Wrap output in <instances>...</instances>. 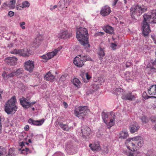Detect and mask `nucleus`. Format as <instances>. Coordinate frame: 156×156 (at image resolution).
<instances>
[{
	"label": "nucleus",
	"instance_id": "obj_47",
	"mask_svg": "<svg viewBox=\"0 0 156 156\" xmlns=\"http://www.w3.org/2000/svg\"><path fill=\"white\" fill-rule=\"evenodd\" d=\"M25 24V23L24 22H21L20 23V27L22 28L23 29H25V27L24 26H23V25Z\"/></svg>",
	"mask_w": 156,
	"mask_h": 156
},
{
	"label": "nucleus",
	"instance_id": "obj_31",
	"mask_svg": "<svg viewBox=\"0 0 156 156\" xmlns=\"http://www.w3.org/2000/svg\"><path fill=\"white\" fill-rule=\"evenodd\" d=\"M73 84L78 88H80L81 83L79 80L76 78H74L72 81Z\"/></svg>",
	"mask_w": 156,
	"mask_h": 156
},
{
	"label": "nucleus",
	"instance_id": "obj_17",
	"mask_svg": "<svg viewBox=\"0 0 156 156\" xmlns=\"http://www.w3.org/2000/svg\"><path fill=\"white\" fill-rule=\"evenodd\" d=\"M44 119H43L40 120H34L31 118H30L28 121V122L31 125L40 126L42 125L44 122Z\"/></svg>",
	"mask_w": 156,
	"mask_h": 156
},
{
	"label": "nucleus",
	"instance_id": "obj_2",
	"mask_svg": "<svg viewBox=\"0 0 156 156\" xmlns=\"http://www.w3.org/2000/svg\"><path fill=\"white\" fill-rule=\"evenodd\" d=\"M142 24V33L145 36L147 35L151 31L149 23H156V10L152 11L151 14H144Z\"/></svg>",
	"mask_w": 156,
	"mask_h": 156
},
{
	"label": "nucleus",
	"instance_id": "obj_19",
	"mask_svg": "<svg viewBox=\"0 0 156 156\" xmlns=\"http://www.w3.org/2000/svg\"><path fill=\"white\" fill-rule=\"evenodd\" d=\"M122 98L124 100H129L130 101L134 100L135 99V96L133 95L132 93L129 92L126 94L123 95Z\"/></svg>",
	"mask_w": 156,
	"mask_h": 156
},
{
	"label": "nucleus",
	"instance_id": "obj_20",
	"mask_svg": "<svg viewBox=\"0 0 156 156\" xmlns=\"http://www.w3.org/2000/svg\"><path fill=\"white\" fill-rule=\"evenodd\" d=\"M98 88V85L96 84H93L89 87V88L86 91V94L88 95L92 94L95 91L97 90Z\"/></svg>",
	"mask_w": 156,
	"mask_h": 156
},
{
	"label": "nucleus",
	"instance_id": "obj_44",
	"mask_svg": "<svg viewBox=\"0 0 156 156\" xmlns=\"http://www.w3.org/2000/svg\"><path fill=\"white\" fill-rule=\"evenodd\" d=\"M117 46V44H116L113 43H111V47L112 49L114 50L115 49V47H116Z\"/></svg>",
	"mask_w": 156,
	"mask_h": 156
},
{
	"label": "nucleus",
	"instance_id": "obj_59",
	"mask_svg": "<svg viewBox=\"0 0 156 156\" xmlns=\"http://www.w3.org/2000/svg\"><path fill=\"white\" fill-rule=\"evenodd\" d=\"M24 146V143L23 142H21L20 144V146L21 147H23Z\"/></svg>",
	"mask_w": 156,
	"mask_h": 156
},
{
	"label": "nucleus",
	"instance_id": "obj_16",
	"mask_svg": "<svg viewBox=\"0 0 156 156\" xmlns=\"http://www.w3.org/2000/svg\"><path fill=\"white\" fill-rule=\"evenodd\" d=\"M81 131L83 136L86 138L87 136H88L90 133L91 129L90 128L86 126H83L81 128Z\"/></svg>",
	"mask_w": 156,
	"mask_h": 156
},
{
	"label": "nucleus",
	"instance_id": "obj_58",
	"mask_svg": "<svg viewBox=\"0 0 156 156\" xmlns=\"http://www.w3.org/2000/svg\"><path fill=\"white\" fill-rule=\"evenodd\" d=\"M13 44L12 43H11L10 44L8 45V47L9 48H11L13 46Z\"/></svg>",
	"mask_w": 156,
	"mask_h": 156
},
{
	"label": "nucleus",
	"instance_id": "obj_8",
	"mask_svg": "<svg viewBox=\"0 0 156 156\" xmlns=\"http://www.w3.org/2000/svg\"><path fill=\"white\" fill-rule=\"evenodd\" d=\"M89 111L87 106H80L76 108L74 111L75 115L80 119H83Z\"/></svg>",
	"mask_w": 156,
	"mask_h": 156
},
{
	"label": "nucleus",
	"instance_id": "obj_26",
	"mask_svg": "<svg viewBox=\"0 0 156 156\" xmlns=\"http://www.w3.org/2000/svg\"><path fill=\"white\" fill-rule=\"evenodd\" d=\"M104 30L106 33L112 34L114 33L113 28L108 25H107L104 28Z\"/></svg>",
	"mask_w": 156,
	"mask_h": 156
},
{
	"label": "nucleus",
	"instance_id": "obj_57",
	"mask_svg": "<svg viewBox=\"0 0 156 156\" xmlns=\"http://www.w3.org/2000/svg\"><path fill=\"white\" fill-rule=\"evenodd\" d=\"M29 137H32L34 136V134L32 133H30L29 134Z\"/></svg>",
	"mask_w": 156,
	"mask_h": 156
},
{
	"label": "nucleus",
	"instance_id": "obj_12",
	"mask_svg": "<svg viewBox=\"0 0 156 156\" xmlns=\"http://www.w3.org/2000/svg\"><path fill=\"white\" fill-rule=\"evenodd\" d=\"M27 99L24 97L20 99L21 105L25 108L27 109L30 107H32L33 105L36 103L35 101L30 103L27 101Z\"/></svg>",
	"mask_w": 156,
	"mask_h": 156
},
{
	"label": "nucleus",
	"instance_id": "obj_11",
	"mask_svg": "<svg viewBox=\"0 0 156 156\" xmlns=\"http://www.w3.org/2000/svg\"><path fill=\"white\" fill-rule=\"evenodd\" d=\"M24 64L25 70L30 73L33 71L34 68V61L29 60L26 61Z\"/></svg>",
	"mask_w": 156,
	"mask_h": 156
},
{
	"label": "nucleus",
	"instance_id": "obj_53",
	"mask_svg": "<svg viewBox=\"0 0 156 156\" xmlns=\"http://www.w3.org/2000/svg\"><path fill=\"white\" fill-rule=\"evenodd\" d=\"M57 5H54L52 8H51L50 9L51 10L53 11V9H55V8H57Z\"/></svg>",
	"mask_w": 156,
	"mask_h": 156
},
{
	"label": "nucleus",
	"instance_id": "obj_28",
	"mask_svg": "<svg viewBox=\"0 0 156 156\" xmlns=\"http://www.w3.org/2000/svg\"><path fill=\"white\" fill-rule=\"evenodd\" d=\"M18 150L20 151V154H24L27 155L29 153H31V151L30 150L29 148L27 147H25V149L23 148L22 149L21 148H19Z\"/></svg>",
	"mask_w": 156,
	"mask_h": 156
},
{
	"label": "nucleus",
	"instance_id": "obj_29",
	"mask_svg": "<svg viewBox=\"0 0 156 156\" xmlns=\"http://www.w3.org/2000/svg\"><path fill=\"white\" fill-rule=\"evenodd\" d=\"M23 69L22 68L18 69L16 71H14L15 73V75L16 76L20 77L22 76L23 72Z\"/></svg>",
	"mask_w": 156,
	"mask_h": 156
},
{
	"label": "nucleus",
	"instance_id": "obj_50",
	"mask_svg": "<svg viewBox=\"0 0 156 156\" xmlns=\"http://www.w3.org/2000/svg\"><path fill=\"white\" fill-rule=\"evenodd\" d=\"M84 74H85V73H81V74H80V76L83 78L84 82H87V81H86L85 80V79H84L83 77H85V75Z\"/></svg>",
	"mask_w": 156,
	"mask_h": 156
},
{
	"label": "nucleus",
	"instance_id": "obj_32",
	"mask_svg": "<svg viewBox=\"0 0 156 156\" xmlns=\"http://www.w3.org/2000/svg\"><path fill=\"white\" fill-rule=\"evenodd\" d=\"M58 51V50L57 49H55L54 51L51 52L47 54L48 55V58L50 59L53 57L54 56L57 54Z\"/></svg>",
	"mask_w": 156,
	"mask_h": 156
},
{
	"label": "nucleus",
	"instance_id": "obj_60",
	"mask_svg": "<svg viewBox=\"0 0 156 156\" xmlns=\"http://www.w3.org/2000/svg\"><path fill=\"white\" fill-rule=\"evenodd\" d=\"M62 1H60L58 3V5H59L60 6H61L62 5Z\"/></svg>",
	"mask_w": 156,
	"mask_h": 156
},
{
	"label": "nucleus",
	"instance_id": "obj_39",
	"mask_svg": "<svg viewBox=\"0 0 156 156\" xmlns=\"http://www.w3.org/2000/svg\"><path fill=\"white\" fill-rule=\"evenodd\" d=\"M67 149L69 151H72L73 153L74 147L72 144H70L67 146Z\"/></svg>",
	"mask_w": 156,
	"mask_h": 156
},
{
	"label": "nucleus",
	"instance_id": "obj_38",
	"mask_svg": "<svg viewBox=\"0 0 156 156\" xmlns=\"http://www.w3.org/2000/svg\"><path fill=\"white\" fill-rule=\"evenodd\" d=\"M142 97L145 99H147L149 98H156L155 96H149L147 95L146 92L145 91L142 94Z\"/></svg>",
	"mask_w": 156,
	"mask_h": 156
},
{
	"label": "nucleus",
	"instance_id": "obj_49",
	"mask_svg": "<svg viewBox=\"0 0 156 156\" xmlns=\"http://www.w3.org/2000/svg\"><path fill=\"white\" fill-rule=\"evenodd\" d=\"M14 13L13 12L10 11L9 12L8 15L10 17H12L14 16Z\"/></svg>",
	"mask_w": 156,
	"mask_h": 156
},
{
	"label": "nucleus",
	"instance_id": "obj_55",
	"mask_svg": "<svg viewBox=\"0 0 156 156\" xmlns=\"http://www.w3.org/2000/svg\"><path fill=\"white\" fill-rule=\"evenodd\" d=\"M118 0H114V1H113V3L112 4V5L113 6L115 5Z\"/></svg>",
	"mask_w": 156,
	"mask_h": 156
},
{
	"label": "nucleus",
	"instance_id": "obj_36",
	"mask_svg": "<svg viewBox=\"0 0 156 156\" xmlns=\"http://www.w3.org/2000/svg\"><path fill=\"white\" fill-rule=\"evenodd\" d=\"M16 3V0H9L8 3V6L10 8H14Z\"/></svg>",
	"mask_w": 156,
	"mask_h": 156
},
{
	"label": "nucleus",
	"instance_id": "obj_3",
	"mask_svg": "<svg viewBox=\"0 0 156 156\" xmlns=\"http://www.w3.org/2000/svg\"><path fill=\"white\" fill-rule=\"evenodd\" d=\"M76 38L82 45L84 46L88 44V33L87 29L83 27H80L77 29L76 31Z\"/></svg>",
	"mask_w": 156,
	"mask_h": 156
},
{
	"label": "nucleus",
	"instance_id": "obj_18",
	"mask_svg": "<svg viewBox=\"0 0 156 156\" xmlns=\"http://www.w3.org/2000/svg\"><path fill=\"white\" fill-rule=\"evenodd\" d=\"M140 127L138 123L136 122H133L129 126V130L131 133H133L138 131Z\"/></svg>",
	"mask_w": 156,
	"mask_h": 156
},
{
	"label": "nucleus",
	"instance_id": "obj_46",
	"mask_svg": "<svg viewBox=\"0 0 156 156\" xmlns=\"http://www.w3.org/2000/svg\"><path fill=\"white\" fill-rule=\"evenodd\" d=\"M84 74L85 75V76L86 77L87 80H90L91 78V76L88 74L87 73H86L85 74Z\"/></svg>",
	"mask_w": 156,
	"mask_h": 156
},
{
	"label": "nucleus",
	"instance_id": "obj_22",
	"mask_svg": "<svg viewBox=\"0 0 156 156\" xmlns=\"http://www.w3.org/2000/svg\"><path fill=\"white\" fill-rule=\"evenodd\" d=\"M148 94L152 96L156 94V84L152 85L148 89Z\"/></svg>",
	"mask_w": 156,
	"mask_h": 156
},
{
	"label": "nucleus",
	"instance_id": "obj_23",
	"mask_svg": "<svg viewBox=\"0 0 156 156\" xmlns=\"http://www.w3.org/2000/svg\"><path fill=\"white\" fill-rule=\"evenodd\" d=\"M89 147L93 151H98L101 149L99 144L98 143L93 144H90L89 145Z\"/></svg>",
	"mask_w": 156,
	"mask_h": 156
},
{
	"label": "nucleus",
	"instance_id": "obj_35",
	"mask_svg": "<svg viewBox=\"0 0 156 156\" xmlns=\"http://www.w3.org/2000/svg\"><path fill=\"white\" fill-rule=\"evenodd\" d=\"M6 153L5 148L2 146H0V156H4Z\"/></svg>",
	"mask_w": 156,
	"mask_h": 156
},
{
	"label": "nucleus",
	"instance_id": "obj_41",
	"mask_svg": "<svg viewBox=\"0 0 156 156\" xmlns=\"http://www.w3.org/2000/svg\"><path fill=\"white\" fill-rule=\"evenodd\" d=\"M67 75L66 74L62 75L60 78L59 80L62 81H64L66 79V78L67 76Z\"/></svg>",
	"mask_w": 156,
	"mask_h": 156
},
{
	"label": "nucleus",
	"instance_id": "obj_48",
	"mask_svg": "<svg viewBox=\"0 0 156 156\" xmlns=\"http://www.w3.org/2000/svg\"><path fill=\"white\" fill-rule=\"evenodd\" d=\"M142 121L143 122L146 123L147 122V119L145 116L142 117L141 119Z\"/></svg>",
	"mask_w": 156,
	"mask_h": 156
},
{
	"label": "nucleus",
	"instance_id": "obj_63",
	"mask_svg": "<svg viewBox=\"0 0 156 156\" xmlns=\"http://www.w3.org/2000/svg\"><path fill=\"white\" fill-rule=\"evenodd\" d=\"M28 141L29 143H31L32 142V141L30 139H29L28 140Z\"/></svg>",
	"mask_w": 156,
	"mask_h": 156
},
{
	"label": "nucleus",
	"instance_id": "obj_34",
	"mask_svg": "<svg viewBox=\"0 0 156 156\" xmlns=\"http://www.w3.org/2000/svg\"><path fill=\"white\" fill-rule=\"evenodd\" d=\"M42 41V39H39V37L36 38L33 42V44H34V46L35 47H38L41 44V42Z\"/></svg>",
	"mask_w": 156,
	"mask_h": 156
},
{
	"label": "nucleus",
	"instance_id": "obj_25",
	"mask_svg": "<svg viewBox=\"0 0 156 156\" xmlns=\"http://www.w3.org/2000/svg\"><path fill=\"white\" fill-rule=\"evenodd\" d=\"M58 124L61 128L64 130L68 131H69L71 128V127H69L68 124H63L62 122H58Z\"/></svg>",
	"mask_w": 156,
	"mask_h": 156
},
{
	"label": "nucleus",
	"instance_id": "obj_24",
	"mask_svg": "<svg viewBox=\"0 0 156 156\" xmlns=\"http://www.w3.org/2000/svg\"><path fill=\"white\" fill-rule=\"evenodd\" d=\"M55 76L50 72L47 73L44 76V79L47 81H53L55 79Z\"/></svg>",
	"mask_w": 156,
	"mask_h": 156
},
{
	"label": "nucleus",
	"instance_id": "obj_13",
	"mask_svg": "<svg viewBox=\"0 0 156 156\" xmlns=\"http://www.w3.org/2000/svg\"><path fill=\"white\" fill-rule=\"evenodd\" d=\"M2 76L4 79H8L15 76V73L12 71L10 69L8 68L6 71L3 72Z\"/></svg>",
	"mask_w": 156,
	"mask_h": 156
},
{
	"label": "nucleus",
	"instance_id": "obj_21",
	"mask_svg": "<svg viewBox=\"0 0 156 156\" xmlns=\"http://www.w3.org/2000/svg\"><path fill=\"white\" fill-rule=\"evenodd\" d=\"M118 136L119 139H125L129 136V134L126 130L124 129L119 132Z\"/></svg>",
	"mask_w": 156,
	"mask_h": 156
},
{
	"label": "nucleus",
	"instance_id": "obj_30",
	"mask_svg": "<svg viewBox=\"0 0 156 156\" xmlns=\"http://www.w3.org/2000/svg\"><path fill=\"white\" fill-rule=\"evenodd\" d=\"M113 93L117 95H122L123 93V90L121 88H116Z\"/></svg>",
	"mask_w": 156,
	"mask_h": 156
},
{
	"label": "nucleus",
	"instance_id": "obj_27",
	"mask_svg": "<svg viewBox=\"0 0 156 156\" xmlns=\"http://www.w3.org/2000/svg\"><path fill=\"white\" fill-rule=\"evenodd\" d=\"M104 48H100V50L98 52V54L99 56V59L102 60L103 59V57L105 55V53L104 51Z\"/></svg>",
	"mask_w": 156,
	"mask_h": 156
},
{
	"label": "nucleus",
	"instance_id": "obj_42",
	"mask_svg": "<svg viewBox=\"0 0 156 156\" xmlns=\"http://www.w3.org/2000/svg\"><path fill=\"white\" fill-rule=\"evenodd\" d=\"M8 6V4L6 2H5L2 4L1 8L3 9H6Z\"/></svg>",
	"mask_w": 156,
	"mask_h": 156
},
{
	"label": "nucleus",
	"instance_id": "obj_64",
	"mask_svg": "<svg viewBox=\"0 0 156 156\" xmlns=\"http://www.w3.org/2000/svg\"><path fill=\"white\" fill-rule=\"evenodd\" d=\"M31 108H32V109L33 111H34L35 110V108L34 107H32Z\"/></svg>",
	"mask_w": 156,
	"mask_h": 156
},
{
	"label": "nucleus",
	"instance_id": "obj_14",
	"mask_svg": "<svg viewBox=\"0 0 156 156\" xmlns=\"http://www.w3.org/2000/svg\"><path fill=\"white\" fill-rule=\"evenodd\" d=\"M111 10L110 7L105 5L102 7L100 12V14L102 16L105 17L108 15L111 12Z\"/></svg>",
	"mask_w": 156,
	"mask_h": 156
},
{
	"label": "nucleus",
	"instance_id": "obj_56",
	"mask_svg": "<svg viewBox=\"0 0 156 156\" xmlns=\"http://www.w3.org/2000/svg\"><path fill=\"white\" fill-rule=\"evenodd\" d=\"M63 104L65 108H66L68 106L66 102H65V101L63 102Z\"/></svg>",
	"mask_w": 156,
	"mask_h": 156
},
{
	"label": "nucleus",
	"instance_id": "obj_45",
	"mask_svg": "<svg viewBox=\"0 0 156 156\" xmlns=\"http://www.w3.org/2000/svg\"><path fill=\"white\" fill-rule=\"evenodd\" d=\"M151 37L153 40L154 43L156 44V36L154 35H151Z\"/></svg>",
	"mask_w": 156,
	"mask_h": 156
},
{
	"label": "nucleus",
	"instance_id": "obj_9",
	"mask_svg": "<svg viewBox=\"0 0 156 156\" xmlns=\"http://www.w3.org/2000/svg\"><path fill=\"white\" fill-rule=\"evenodd\" d=\"M12 54H18L23 57H28L32 53V51L30 49L24 48L23 49H15L10 52Z\"/></svg>",
	"mask_w": 156,
	"mask_h": 156
},
{
	"label": "nucleus",
	"instance_id": "obj_5",
	"mask_svg": "<svg viewBox=\"0 0 156 156\" xmlns=\"http://www.w3.org/2000/svg\"><path fill=\"white\" fill-rule=\"evenodd\" d=\"M16 99L15 96H13L6 103L5 111L8 114H13L16 111L17 107L15 105Z\"/></svg>",
	"mask_w": 156,
	"mask_h": 156
},
{
	"label": "nucleus",
	"instance_id": "obj_10",
	"mask_svg": "<svg viewBox=\"0 0 156 156\" xmlns=\"http://www.w3.org/2000/svg\"><path fill=\"white\" fill-rule=\"evenodd\" d=\"M71 36V33L68 30H61L57 35L58 38L61 39H67Z\"/></svg>",
	"mask_w": 156,
	"mask_h": 156
},
{
	"label": "nucleus",
	"instance_id": "obj_1",
	"mask_svg": "<svg viewBox=\"0 0 156 156\" xmlns=\"http://www.w3.org/2000/svg\"><path fill=\"white\" fill-rule=\"evenodd\" d=\"M126 145L129 149L128 151H124L123 152L129 156H134V152L141 147L144 144L143 139L141 136H136L129 138L126 140Z\"/></svg>",
	"mask_w": 156,
	"mask_h": 156
},
{
	"label": "nucleus",
	"instance_id": "obj_7",
	"mask_svg": "<svg viewBox=\"0 0 156 156\" xmlns=\"http://www.w3.org/2000/svg\"><path fill=\"white\" fill-rule=\"evenodd\" d=\"M92 60V59L88 55H80L74 58L73 63L78 67H80L84 65V62L87 61Z\"/></svg>",
	"mask_w": 156,
	"mask_h": 156
},
{
	"label": "nucleus",
	"instance_id": "obj_61",
	"mask_svg": "<svg viewBox=\"0 0 156 156\" xmlns=\"http://www.w3.org/2000/svg\"><path fill=\"white\" fill-rule=\"evenodd\" d=\"M2 91H0V99L2 98L1 94L2 93Z\"/></svg>",
	"mask_w": 156,
	"mask_h": 156
},
{
	"label": "nucleus",
	"instance_id": "obj_52",
	"mask_svg": "<svg viewBox=\"0 0 156 156\" xmlns=\"http://www.w3.org/2000/svg\"><path fill=\"white\" fill-rule=\"evenodd\" d=\"M24 130L26 131L28 130L29 129V127L28 125H26L24 128Z\"/></svg>",
	"mask_w": 156,
	"mask_h": 156
},
{
	"label": "nucleus",
	"instance_id": "obj_54",
	"mask_svg": "<svg viewBox=\"0 0 156 156\" xmlns=\"http://www.w3.org/2000/svg\"><path fill=\"white\" fill-rule=\"evenodd\" d=\"M104 32H99L97 33V35H98L101 36V35H104Z\"/></svg>",
	"mask_w": 156,
	"mask_h": 156
},
{
	"label": "nucleus",
	"instance_id": "obj_40",
	"mask_svg": "<svg viewBox=\"0 0 156 156\" xmlns=\"http://www.w3.org/2000/svg\"><path fill=\"white\" fill-rule=\"evenodd\" d=\"M15 149L14 148H10L8 154L7 155L9 156H14V154L13 153V152L14 151Z\"/></svg>",
	"mask_w": 156,
	"mask_h": 156
},
{
	"label": "nucleus",
	"instance_id": "obj_4",
	"mask_svg": "<svg viewBox=\"0 0 156 156\" xmlns=\"http://www.w3.org/2000/svg\"><path fill=\"white\" fill-rule=\"evenodd\" d=\"M147 9V7L146 6L144 5L141 6L139 5L132 6L130 10V14L132 19V21L133 22H136L138 16L141 15Z\"/></svg>",
	"mask_w": 156,
	"mask_h": 156
},
{
	"label": "nucleus",
	"instance_id": "obj_43",
	"mask_svg": "<svg viewBox=\"0 0 156 156\" xmlns=\"http://www.w3.org/2000/svg\"><path fill=\"white\" fill-rule=\"evenodd\" d=\"M41 58L42 59H45L47 61L49 60V58H48V55L47 54L44 55L42 56H41Z\"/></svg>",
	"mask_w": 156,
	"mask_h": 156
},
{
	"label": "nucleus",
	"instance_id": "obj_33",
	"mask_svg": "<svg viewBox=\"0 0 156 156\" xmlns=\"http://www.w3.org/2000/svg\"><path fill=\"white\" fill-rule=\"evenodd\" d=\"M147 66L151 69L156 70V58L154 61L150 62Z\"/></svg>",
	"mask_w": 156,
	"mask_h": 156
},
{
	"label": "nucleus",
	"instance_id": "obj_62",
	"mask_svg": "<svg viewBox=\"0 0 156 156\" xmlns=\"http://www.w3.org/2000/svg\"><path fill=\"white\" fill-rule=\"evenodd\" d=\"M150 151H148V152L147 153V155H149V156H150V155H151H151H151V154H149V152H150Z\"/></svg>",
	"mask_w": 156,
	"mask_h": 156
},
{
	"label": "nucleus",
	"instance_id": "obj_6",
	"mask_svg": "<svg viewBox=\"0 0 156 156\" xmlns=\"http://www.w3.org/2000/svg\"><path fill=\"white\" fill-rule=\"evenodd\" d=\"M111 117L110 119L108 122V114L109 113L103 112L101 113V116L104 122L106 124L107 128L108 129L113 126L115 124L114 120L116 117L115 113L113 112H111L110 113Z\"/></svg>",
	"mask_w": 156,
	"mask_h": 156
},
{
	"label": "nucleus",
	"instance_id": "obj_15",
	"mask_svg": "<svg viewBox=\"0 0 156 156\" xmlns=\"http://www.w3.org/2000/svg\"><path fill=\"white\" fill-rule=\"evenodd\" d=\"M17 60V58L12 56L5 58V61L8 65L13 66L16 65Z\"/></svg>",
	"mask_w": 156,
	"mask_h": 156
},
{
	"label": "nucleus",
	"instance_id": "obj_51",
	"mask_svg": "<svg viewBox=\"0 0 156 156\" xmlns=\"http://www.w3.org/2000/svg\"><path fill=\"white\" fill-rule=\"evenodd\" d=\"M132 65V63L130 62H127L126 63V67H129Z\"/></svg>",
	"mask_w": 156,
	"mask_h": 156
},
{
	"label": "nucleus",
	"instance_id": "obj_37",
	"mask_svg": "<svg viewBox=\"0 0 156 156\" xmlns=\"http://www.w3.org/2000/svg\"><path fill=\"white\" fill-rule=\"evenodd\" d=\"M30 4L27 1H25L22 2V4L20 6L22 7V8H24L25 7H28L30 6Z\"/></svg>",
	"mask_w": 156,
	"mask_h": 156
}]
</instances>
